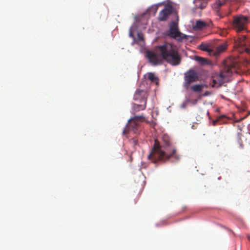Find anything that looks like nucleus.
Segmentation results:
<instances>
[{
	"instance_id": "nucleus-28",
	"label": "nucleus",
	"mask_w": 250,
	"mask_h": 250,
	"mask_svg": "<svg viewBox=\"0 0 250 250\" xmlns=\"http://www.w3.org/2000/svg\"><path fill=\"white\" fill-rule=\"evenodd\" d=\"M249 239L250 240V237H249Z\"/></svg>"
},
{
	"instance_id": "nucleus-7",
	"label": "nucleus",
	"mask_w": 250,
	"mask_h": 250,
	"mask_svg": "<svg viewBox=\"0 0 250 250\" xmlns=\"http://www.w3.org/2000/svg\"><path fill=\"white\" fill-rule=\"evenodd\" d=\"M248 22V17L239 15L233 17V26L237 31H241L245 28V26Z\"/></svg>"
},
{
	"instance_id": "nucleus-1",
	"label": "nucleus",
	"mask_w": 250,
	"mask_h": 250,
	"mask_svg": "<svg viewBox=\"0 0 250 250\" xmlns=\"http://www.w3.org/2000/svg\"><path fill=\"white\" fill-rule=\"evenodd\" d=\"M157 53L153 52H147L146 55L149 62L153 65L161 64L163 60L172 66L179 65L181 58L177 47L174 44L166 42L156 48Z\"/></svg>"
},
{
	"instance_id": "nucleus-9",
	"label": "nucleus",
	"mask_w": 250,
	"mask_h": 250,
	"mask_svg": "<svg viewBox=\"0 0 250 250\" xmlns=\"http://www.w3.org/2000/svg\"><path fill=\"white\" fill-rule=\"evenodd\" d=\"M148 92L146 90L137 89L134 95L133 99L139 101L141 103H146Z\"/></svg>"
},
{
	"instance_id": "nucleus-8",
	"label": "nucleus",
	"mask_w": 250,
	"mask_h": 250,
	"mask_svg": "<svg viewBox=\"0 0 250 250\" xmlns=\"http://www.w3.org/2000/svg\"><path fill=\"white\" fill-rule=\"evenodd\" d=\"M173 11L172 6L167 5L161 10L159 14L158 20L161 21H164L167 20L168 17L171 15Z\"/></svg>"
},
{
	"instance_id": "nucleus-15",
	"label": "nucleus",
	"mask_w": 250,
	"mask_h": 250,
	"mask_svg": "<svg viewBox=\"0 0 250 250\" xmlns=\"http://www.w3.org/2000/svg\"><path fill=\"white\" fill-rule=\"evenodd\" d=\"M228 0H218L213 4V7L216 9L220 8Z\"/></svg>"
},
{
	"instance_id": "nucleus-29",
	"label": "nucleus",
	"mask_w": 250,
	"mask_h": 250,
	"mask_svg": "<svg viewBox=\"0 0 250 250\" xmlns=\"http://www.w3.org/2000/svg\"><path fill=\"white\" fill-rule=\"evenodd\" d=\"M249 54H250V53H249Z\"/></svg>"
},
{
	"instance_id": "nucleus-12",
	"label": "nucleus",
	"mask_w": 250,
	"mask_h": 250,
	"mask_svg": "<svg viewBox=\"0 0 250 250\" xmlns=\"http://www.w3.org/2000/svg\"><path fill=\"white\" fill-rule=\"evenodd\" d=\"M147 78L151 82L155 83L156 85L158 84L159 79L158 78L155 76L153 73H148L147 74Z\"/></svg>"
},
{
	"instance_id": "nucleus-4",
	"label": "nucleus",
	"mask_w": 250,
	"mask_h": 250,
	"mask_svg": "<svg viewBox=\"0 0 250 250\" xmlns=\"http://www.w3.org/2000/svg\"><path fill=\"white\" fill-rule=\"evenodd\" d=\"M144 120L145 118L143 115L135 116L130 119L123 131V134L126 135L131 131L135 134H138L141 130L140 124Z\"/></svg>"
},
{
	"instance_id": "nucleus-21",
	"label": "nucleus",
	"mask_w": 250,
	"mask_h": 250,
	"mask_svg": "<svg viewBox=\"0 0 250 250\" xmlns=\"http://www.w3.org/2000/svg\"><path fill=\"white\" fill-rule=\"evenodd\" d=\"M138 38L139 41H142L143 40V36L141 34L138 33Z\"/></svg>"
},
{
	"instance_id": "nucleus-2",
	"label": "nucleus",
	"mask_w": 250,
	"mask_h": 250,
	"mask_svg": "<svg viewBox=\"0 0 250 250\" xmlns=\"http://www.w3.org/2000/svg\"><path fill=\"white\" fill-rule=\"evenodd\" d=\"M237 64L234 62L230 63L227 61L225 63V67L219 74L213 75L212 71H209L208 74L205 73V67L208 66L212 68L213 63L212 61L207 58H204V87L210 85L212 87H220L224 83L229 81V77L236 72Z\"/></svg>"
},
{
	"instance_id": "nucleus-5",
	"label": "nucleus",
	"mask_w": 250,
	"mask_h": 250,
	"mask_svg": "<svg viewBox=\"0 0 250 250\" xmlns=\"http://www.w3.org/2000/svg\"><path fill=\"white\" fill-rule=\"evenodd\" d=\"M227 45L222 43L217 46L213 42L204 43V51L208 52V55L215 58H218L220 54L224 52L227 49Z\"/></svg>"
},
{
	"instance_id": "nucleus-18",
	"label": "nucleus",
	"mask_w": 250,
	"mask_h": 250,
	"mask_svg": "<svg viewBox=\"0 0 250 250\" xmlns=\"http://www.w3.org/2000/svg\"><path fill=\"white\" fill-rule=\"evenodd\" d=\"M129 143L133 147L134 149H136L137 148V146H138V140L135 138L131 139L130 140Z\"/></svg>"
},
{
	"instance_id": "nucleus-10",
	"label": "nucleus",
	"mask_w": 250,
	"mask_h": 250,
	"mask_svg": "<svg viewBox=\"0 0 250 250\" xmlns=\"http://www.w3.org/2000/svg\"><path fill=\"white\" fill-rule=\"evenodd\" d=\"M169 33L170 36L173 38L181 37V33L178 30L177 22L172 21L170 22Z\"/></svg>"
},
{
	"instance_id": "nucleus-16",
	"label": "nucleus",
	"mask_w": 250,
	"mask_h": 250,
	"mask_svg": "<svg viewBox=\"0 0 250 250\" xmlns=\"http://www.w3.org/2000/svg\"><path fill=\"white\" fill-rule=\"evenodd\" d=\"M203 86L202 84H196L191 86V89L194 92H198L202 91Z\"/></svg>"
},
{
	"instance_id": "nucleus-26",
	"label": "nucleus",
	"mask_w": 250,
	"mask_h": 250,
	"mask_svg": "<svg viewBox=\"0 0 250 250\" xmlns=\"http://www.w3.org/2000/svg\"><path fill=\"white\" fill-rule=\"evenodd\" d=\"M177 21H178V16H177Z\"/></svg>"
},
{
	"instance_id": "nucleus-19",
	"label": "nucleus",
	"mask_w": 250,
	"mask_h": 250,
	"mask_svg": "<svg viewBox=\"0 0 250 250\" xmlns=\"http://www.w3.org/2000/svg\"><path fill=\"white\" fill-rule=\"evenodd\" d=\"M241 134L240 133H238V143L239 144L240 147L241 148H243L244 147V145H243V144L242 143V139L241 138Z\"/></svg>"
},
{
	"instance_id": "nucleus-24",
	"label": "nucleus",
	"mask_w": 250,
	"mask_h": 250,
	"mask_svg": "<svg viewBox=\"0 0 250 250\" xmlns=\"http://www.w3.org/2000/svg\"><path fill=\"white\" fill-rule=\"evenodd\" d=\"M129 36L131 37H133V33H132V32L131 31H130V32H129Z\"/></svg>"
},
{
	"instance_id": "nucleus-13",
	"label": "nucleus",
	"mask_w": 250,
	"mask_h": 250,
	"mask_svg": "<svg viewBox=\"0 0 250 250\" xmlns=\"http://www.w3.org/2000/svg\"><path fill=\"white\" fill-rule=\"evenodd\" d=\"M143 104H134L133 108V110L135 112L139 111L140 110H144L146 107V103H143Z\"/></svg>"
},
{
	"instance_id": "nucleus-11",
	"label": "nucleus",
	"mask_w": 250,
	"mask_h": 250,
	"mask_svg": "<svg viewBox=\"0 0 250 250\" xmlns=\"http://www.w3.org/2000/svg\"><path fill=\"white\" fill-rule=\"evenodd\" d=\"M239 45L243 47L245 51L247 53H250V44L249 41L247 39L246 36L240 37L238 39Z\"/></svg>"
},
{
	"instance_id": "nucleus-22",
	"label": "nucleus",
	"mask_w": 250,
	"mask_h": 250,
	"mask_svg": "<svg viewBox=\"0 0 250 250\" xmlns=\"http://www.w3.org/2000/svg\"><path fill=\"white\" fill-rule=\"evenodd\" d=\"M199 48L202 50V51H203V42H201L200 45H199Z\"/></svg>"
},
{
	"instance_id": "nucleus-27",
	"label": "nucleus",
	"mask_w": 250,
	"mask_h": 250,
	"mask_svg": "<svg viewBox=\"0 0 250 250\" xmlns=\"http://www.w3.org/2000/svg\"><path fill=\"white\" fill-rule=\"evenodd\" d=\"M207 114L208 115H209V112H207Z\"/></svg>"
},
{
	"instance_id": "nucleus-17",
	"label": "nucleus",
	"mask_w": 250,
	"mask_h": 250,
	"mask_svg": "<svg viewBox=\"0 0 250 250\" xmlns=\"http://www.w3.org/2000/svg\"><path fill=\"white\" fill-rule=\"evenodd\" d=\"M194 28L195 30L202 29L203 28V21H197L196 24L194 26Z\"/></svg>"
},
{
	"instance_id": "nucleus-25",
	"label": "nucleus",
	"mask_w": 250,
	"mask_h": 250,
	"mask_svg": "<svg viewBox=\"0 0 250 250\" xmlns=\"http://www.w3.org/2000/svg\"><path fill=\"white\" fill-rule=\"evenodd\" d=\"M209 92H204V96H208V95H209Z\"/></svg>"
},
{
	"instance_id": "nucleus-20",
	"label": "nucleus",
	"mask_w": 250,
	"mask_h": 250,
	"mask_svg": "<svg viewBox=\"0 0 250 250\" xmlns=\"http://www.w3.org/2000/svg\"><path fill=\"white\" fill-rule=\"evenodd\" d=\"M195 60L201 64H203V58L199 56H195Z\"/></svg>"
},
{
	"instance_id": "nucleus-6",
	"label": "nucleus",
	"mask_w": 250,
	"mask_h": 250,
	"mask_svg": "<svg viewBox=\"0 0 250 250\" xmlns=\"http://www.w3.org/2000/svg\"><path fill=\"white\" fill-rule=\"evenodd\" d=\"M201 75V72L196 69H189L184 74V86L188 88L191 83L199 81Z\"/></svg>"
},
{
	"instance_id": "nucleus-23",
	"label": "nucleus",
	"mask_w": 250,
	"mask_h": 250,
	"mask_svg": "<svg viewBox=\"0 0 250 250\" xmlns=\"http://www.w3.org/2000/svg\"><path fill=\"white\" fill-rule=\"evenodd\" d=\"M219 120H220V119H217V120H216L213 121V122H212V125H214H214H216V123H217L219 121Z\"/></svg>"
},
{
	"instance_id": "nucleus-3",
	"label": "nucleus",
	"mask_w": 250,
	"mask_h": 250,
	"mask_svg": "<svg viewBox=\"0 0 250 250\" xmlns=\"http://www.w3.org/2000/svg\"><path fill=\"white\" fill-rule=\"evenodd\" d=\"M164 143L163 147L166 151H171L170 154L162 150V146L157 140H155L153 147L148 156V159L153 163H156L160 161H167L173 157L176 160L180 159L179 155L176 153V149L171 146L170 139L167 135H164L162 138Z\"/></svg>"
},
{
	"instance_id": "nucleus-14",
	"label": "nucleus",
	"mask_w": 250,
	"mask_h": 250,
	"mask_svg": "<svg viewBox=\"0 0 250 250\" xmlns=\"http://www.w3.org/2000/svg\"><path fill=\"white\" fill-rule=\"evenodd\" d=\"M204 36L208 35L210 34V32H205V30L206 28H208L209 29H210V28L212 27V24L211 21L208 20L206 21H204Z\"/></svg>"
}]
</instances>
